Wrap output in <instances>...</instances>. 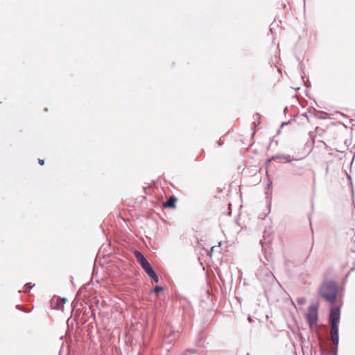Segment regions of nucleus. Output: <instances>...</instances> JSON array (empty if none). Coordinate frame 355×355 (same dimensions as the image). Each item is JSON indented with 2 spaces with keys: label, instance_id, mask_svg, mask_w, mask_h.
I'll return each mask as SVG.
<instances>
[{
  "label": "nucleus",
  "instance_id": "obj_1",
  "mask_svg": "<svg viewBox=\"0 0 355 355\" xmlns=\"http://www.w3.org/2000/svg\"><path fill=\"white\" fill-rule=\"evenodd\" d=\"M256 276L261 282L265 293L276 283L275 277L263 262L261 263L257 269Z\"/></svg>",
  "mask_w": 355,
  "mask_h": 355
},
{
  "label": "nucleus",
  "instance_id": "obj_2",
  "mask_svg": "<svg viewBox=\"0 0 355 355\" xmlns=\"http://www.w3.org/2000/svg\"><path fill=\"white\" fill-rule=\"evenodd\" d=\"M338 288L335 281L324 282L320 288L319 294L330 304H334L337 298Z\"/></svg>",
  "mask_w": 355,
  "mask_h": 355
},
{
  "label": "nucleus",
  "instance_id": "obj_3",
  "mask_svg": "<svg viewBox=\"0 0 355 355\" xmlns=\"http://www.w3.org/2000/svg\"><path fill=\"white\" fill-rule=\"evenodd\" d=\"M318 305L311 304L308 309L306 315L307 322L310 327L317 324L318 320Z\"/></svg>",
  "mask_w": 355,
  "mask_h": 355
},
{
  "label": "nucleus",
  "instance_id": "obj_4",
  "mask_svg": "<svg viewBox=\"0 0 355 355\" xmlns=\"http://www.w3.org/2000/svg\"><path fill=\"white\" fill-rule=\"evenodd\" d=\"M339 325L331 326L330 334L333 346L331 349V355L338 354V343H339Z\"/></svg>",
  "mask_w": 355,
  "mask_h": 355
},
{
  "label": "nucleus",
  "instance_id": "obj_5",
  "mask_svg": "<svg viewBox=\"0 0 355 355\" xmlns=\"http://www.w3.org/2000/svg\"><path fill=\"white\" fill-rule=\"evenodd\" d=\"M340 320V309L338 306H333L330 309L329 322L331 326L339 325Z\"/></svg>",
  "mask_w": 355,
  "mask_h": 355
},
{
  "label": "nucleus",
  "instance_id": "obj_6",
  "mask_svg": "<svg viewBox=\"0 0 355 355\" xmlns=\"http://www.w3.org/2000/svg\"><path fill=\"white\" fill-rule=\"evenodd\" d=\"M179 335L178 331H175L174 330L170 329L169 332L167 333L166 331L164 332V336L163 338V343L164 345H171V342L178 338Z\"/></svg>",
  "mask_w": 355,
  "mask_h": 355
},
{
  "label": "nucleus",
  "instance_id": "obj_7",
  "mask_svg": "<svg viewBox=\"0 0 355 355\" xmlns=\"http://www.w3.org/2000/svg\"><path fill=\"white\" fill-rule=\"evenodd\" d=\"M301 159H288L287 161L288 163L291 164V166H293V173L295 175H302L304 171V167L303 166L297 164L295 162L300 160Z\"/></svg>",
  "mask_w": 355,
  "mask_h": 355
},
{
  "label": "nucleus",
  "instance_id": "obj_8",
  "mask_svg": "<svg viewBox=\"0 0 355 355\" xmlns=\"http://www.w3.org/2000/svg\"><path fill=\"white\" fill-rule=\"evenodd\" d=\"M135 256L137 259V261L140 264L142 268L150 264L147 259L144 257V255L139 251L136 250L135 252Z\"/></svg>",
  "mask_w": 355,
  "mask_h": 355
},
{
  "label": "nucleus",
  "instance_id": "obj_9",
  "mask_svg": "<svg viewBox=\"0 0 355 355\" xmlns=\"http://www.w3.org/2000/svg\"><path fill=\"white\" fill-rule=\"evenodd\" d=\"M177 201H178V198L174 196H171L169 197L168 199H167L166 201H165L163 203V207H164V208H175V203Z\"/></svg>",
  "mask_w": 355,
  "mask_h": 355
},
{
  "label": "nucleus",
  "instance_id": "obj_10",
  "mask_svg": "<svg viewBox=\"0 0 355 355\" xmlns=\"http://www.w3.org/2000/svg\"><path fill=\"white\" fill-rule=\"evenodd\" d=\"M55 300H57V301H60V304H58L57 306H56V309H61L63 308L64 306V304H65V302L67 301V298L65 297H62V298H60V297H58L56 299H53L52 300V304H53L55 302Z\"/></svg>",
  "mask_w": 355,
  "mask_h": 355
},
{
  "label": "nucleus",
  "instance_id": "obj_11",
  "mask_svg": "<svg viewBox=\"0 0 355 355\" xmlns=\"http://www.w3.org/2000/svg\"><path fill=\"white\" fill-rule=\"evenodd\" d=\"M143 270L146 272V274L149 276H152L153 275L155 274V271L153 270L150 264H148L146 267L143 268Z\"/></svg>",
  "mask_w": 355,
  "mask_h": 355
},
{
  "label": "nucleus",
  "instance_id": "obj_12",
  "mask_svg": "<svg viewBox=\"0 0 355 355\" xmlns=\"http://www.w3.org/2000/svg\"><path fill=\"white\" fill-rule=\"evenodd\" d=\"M164 291V287L161 286H156L152 291L153 293H159Z\"/></svg>",
  "mask_w": 355,
  "mask_h": 355
},
{
  "label": "nucleus",
  "instance_id": "obj_13",
  "mask_svg": "<svg viewBox=\"0 0 355 355\" xmlns=\"http://www.w3.org/2000/svg\"><path fill=\"white\" fill-rule=\"evenodd\" d=\"M254 118L256 119L257 118V120H259V123H257V124L256 123V122H253V124L254 125V126L256 127L257 125H259L261 123V115L259 114V113H256L254 115Z\"/></svg>",
  "mask_w": 355,
  "mask_h": 355
},
{
  "label": "nucleus",
  "instance_id": "obj_14",
  "mask_svg": "<svg viewBox=\"0 0 355 355\" xmlns=\"http://www.w3.org/2000/svg\"><path fill=\"white\" fill-rule=\"evenodd\" d=\"M282 158V155H272L270 159H268V162H270L272 160H276L277 159Z\"/></svg>",
  "mask_w": 355,
  "mask_h": 355
},
{
  "label": "nucleus",
  "instance_id": "obj_15",
  "mask_svg": "<svg viewBox=\"0 0 355 355\" xmlns=\"http://www.w3.org/2000/svg\"><path fill=\"white\" fill-rule=\"evenodd\" d=\"M155 283H157L159 282V277L157 275V273L153 275L150 277Z\"/></svg>",
  "mask_w": 355,
  "mask_h": 355
},
{
  "label": "nucleus",
  "instance_id": "obj_16",
  "mask_svg": "<svg viewBox=\"0 0 355 355\" xmlns=\"http://www.w3.org/2000/svg\"><path fill=\"white\" fill-rule=\"evenodd\" d=\"M305 301L306 300L304 297H300L297 299V302L299 305H302L303 304H304Z\"/></svg>",
  "mask_w": 355,
  "mask_h": 355
},
{
  "label": "nucleus",
  "instance_id": "obj_17",
  "mask_svg": "<svg viewBox=\"0 0 355 355\" xmlns=\"http://www.w3.org/2000/svg\"><path fill=\"white\" fill-rule=\"evenodd\" d=\"M35 285H32L31 283H26L24 286L25 288H26L28 291L34 286Z\"/></svg>",
  "mask_w": 355,
  "mask_h": 355
},
{
  "label": "nucleus",
  "instance_id": "obj_18",
  "mask_svg": "<svg viewBox=\"0 0 355 355\" xmlns=\"http://www.w3.org/2000/svg\"><path fill=\"white\" fill-rule=\"evenodd\" d=\"M187 352H190L191 355H198L197 354V350L194 349H187Z\"/></svg>",
  "mask_w": 355,
  "mask_h": 355
},
{
  "label": "nucleus",
  "instance_id": "obj_19",
  "mask_svg": "<svg viewBox=\"0 0 355 355\" xmlns=\"http://www.w3.org/2000/svg\"><path fill=\"white\" fill-rule=\"evenodd\" d=\"M282 158L286 159V162H287L288 159H290V155H282Z\"/></svg>",
  "mask_w": 355,
  "mask_h": 355
},
{
  "label": "nucleus",
  "instance_id": "obj_20",
  "mask_svg": "<svg viewBox=\"0 0 355 355\" xmlns=\"http://www.w3.org/2000/svg\"><path fill=\"white\" fill-rule=\"evenodd\" d=\"M290 123H291V121H287V122H282V124H281V127H283V126H284V125H288V124H289Z\"/></svg>",
  "mask_w": 355,
  "mask_h": 355
},
{
  "label": "nucleus",
  "instance_id": "obj_21",
  "mask_svg": "<svg viewBox=\"0 0 355 355\" xmlns=\"http://www.w3.org/2000/svg\"><path fill=\"white\" fill-rule=\"evenodd\" d=\"M217 144H218V146H223V141H222L221 140H218V141H217Z\"/></svg>",
  "mask_w": 355,
  "mask_h": 355
},
{
  "label": "nucleus",
  "instance_id": "obj_22",
  "mask_svg": "<svg viewBox=\"0 0 355 355\" xmlns=\"http://www.w3.org/2000/svg\"><path fill=\"white\" fill-rule=\"evenodd\" d=\"M39 164L40 165H43L44 164V159H39Z\"/></svg>",
  "mask_w": 355,
  "mask_h": 355
},
{
  "label": "nucleus",
  "instance_id": "obj_23",
  "mask_svg": "<svg viewBox=\"0 0 355 355\" xmlns=\"http://www.w3.org/2000/svg\"><path fill=\"white\" fill-rule=\"evenodd\" d=\"M55 308L56 309V306L58 304H60V301H57V300H55Z\"/></svg>",
  "mask_w": 355,
  "mask_h": 355
},
{
  "label": "nucleus",
  "instance_id": "obj_24",
  "mask_svg": "<svg viewBox=\"0 0 355 355\" xmlns=\"http://www.w3.org/2000/svg\"><path fill=\"white\" fill-rule=\"evenodd\" d=\"M304 85L306 87H309L310 86V83H305L304 82Z\"/></svg>",
  "mask_w": 355,
  "mask_h": 355
},
{
  "label": "nucleus",
  "instance_id": "obj_25",
  "mask_svg": "<svg viewBox=\"0 0 355 355\" xmlns=\"http://www.w3.org/2000/svg\"><path fill=\"white\" fill-rule=\"evenodd\" d=\"M248 322H252V318H251V317H250V316H248Z\"/></svg>",
  "mask_w": 355,
  "mask_h": 355
},
{
  "label": "nucleus",
  "instance_id": "obj_26",
  "mask_svg": "<svg viewBox=\"0 0 355 355\" xmlns=\"http://www.w3.org/2000/svg\"><path fill=\"white\" fill-rule=\"evenodd\" d=\"M261 245L263 246V244L265 243L264 242H263L262 241H261Z\"/></svg>",
  "mask_w": 355,
  "mask_h": 355
},
{
  "label": "nucleus",
  "instance_id": "obj_27",
  "mask_svg": "<svg viewBox=\"0 0 355 355\" xmlns=\"http://www.w3.org/2000/svg\"><path fill=\"white\" fill-rule=\"evenodd\" d=\"M271 185H272V182H270V183L268 184V187L271 186Z\"/></svg>",
  "mask_w": 355,
  "mask_h": 355
},
{
  "label": "nucleus",
  "instance_id": "obj_28",
  "mask_svg": "<svg viewBox=\"0 0 355 355\" xmlns=\"http://www.w3.org/2000/svg\"><path fill=\"white\" fill-rule=\"evenodd\" d=\"M214 248V247H211V252H212V251H213Z\"/></svg>",
  "mask_w": 355,
  "mask_h": 355
},
{
  "label": "nucleus",
  "instance_id": "obj_29",
  "mask_svg": "<svg viewBox=\"0 0 355 355\" xmlns=\"http://www.w3.org/2000/svg\"><path fill=\"white\" fill-rule=\"evenodd\" d=\"M287 110V107H285L284 112Z\"/></svg>",
  "mask_w": 355,
  "mask_h": 355
}]
</instances>
